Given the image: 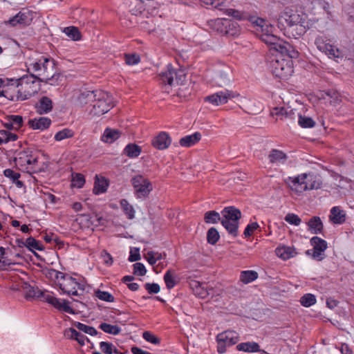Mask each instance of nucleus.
<instances>
[{"label":"nucleus","mask_w":354,"mask_h":354,"mask_svg":"<svg viewBox=\"0 0 354 354\" xmlns=\"http://www.w3.org/2000/svg\"><path fill=\"white\" fill-rule=\"evenodd\" d=\"M28 71L39 81L53 84L51 81L56 73L54 60L49 56L34 53L27 57L26 62Z\"/></svg>","instance_id":"1"},{"label":"nucleus","mask_w":354,"mask_h":354,"mask_svg":"<svg viewBox=\"0 0 354 354\" xmlns=\"http://www.w3.org/2000/svg\"><path fill=\"white\" fill-rule=\"evenodd\" d=\"M37 80L32 74L19 79H10V88L5 90L6 97L12 101L29 99L39 91Z\"/></svg>","instance_id":"2"},{"label":"nucleus","mask_w":354,"mask_h":354,"mask_svg":"<svg viewBox=\"0 0 354 354\" xmlns=\"http://www.w3.org/2000/svg\"><path fill=\"white\" fill-rule=\"evenodd\" d=\"M41 154L27 149L19 151L15 158L16 165L22 171L27 173H39L44 171V163L40 161Z\"/></svg>","instance_id":"3"},{"label":"nucleus","mask_w":354,"mask_h":354,"mask_svg":"<svg viewBox=\"0 0 354 354\" xmlns=\"http://www.w3.org/2000/svg\"><path fill=\"white\" fill-rule=\"evenodd\" d=\"M287 183L290 188L297 193L307 190L318 189L322 185L320 176L314 174H301L297 176L288 177Z\"/></svg>","instance_id":"4"},{"label":"nucleus","mask_w":354,"mask_h":354,"mask_svg":"<svg viewBox=\"0 0 354 354\" xmlns=\"http://www.w3.org/2000/svg\"><path fill=\"white\" fill-rule=\"evenodd\" d=\"M57 281L59 288L64 294L68 296H77L78 290H84V283L80 279H76L68 274L53 270L50 272Z\"/></svg>","instance_id":"5"},{"label":"nucleus","mask_w":354,"mask_h":354,"mask_svg":"<svg viewBox=\"0 0 354 354\" xmlns=\"http://www.w3.org/2000/svg\"><path fill=\"white\" fill-rule=\"evenodd\" d=\"M221 224L227 233L233 237L239 234V219L241 217V211L234 206L225 207L221 211Z\"/></svg>","instance_id":"6"},{"label":"nucleus","mask_w":354,"mask_h":354,"mask_svg":"<svg viewBox=\"0 0 354 354\" xmlns=\"http://www.w3.org/2000/svg\"><path fill=\"white\" fill-rule=\"evenodd\" d=\"M279 19H284L290 27L297 26V30L299 31V35H303L307 30V22L306 18L297 12L286 8L280 15Z\"/></svg>","instance_id":"7"},{"label":"nucleus","mask_w":354,"mask_h":354,"mask_svg":"<svg viewBox=\"0 0 354 354\" xmlns=\"http://www.w3.org/2000/svg\"><path fill=\"white\" fill-rule=\"evenodd\" d=\"M92 106L91 113L94 115H102L113 106L112 97L107 92L97 90V96Z\"/></svg>","instance_id":"8"},{"label":"nucleus","mask_w":354,"mask_h":354,"mask_svg":"<svg viewBox=\"0 0 354 354\" xmlns=\"http://www.w3.org/2000/svg\"><path fill=\"white\" fill-rule=\"evenodd\" d=\"M134 194L137 198L144 199L149 196L153 189L152 183L142 175H137L131 179Z\"/></svg>","instance_id":"9"},{"label":"nucleus","mask_w":354,"mask_h":354,"mask_svg":"<svg viewBox=\"0 0 354 354\" xmlns=\"http://www.w3.org/2000/svg\"><path fill=\"white\" fill-rule=\"evenodd\" d=\"M239 339V334L234 330H225L217 335V352L219 354L225 353L227 348L236 344Z\"/></svg>","instance_id":"10"},{"label":"nucleus","mask_w":354,"mask_h":354,"mask_svg":"<svg viewBox=\"0 0 354 354\" xmlns=\"http://www.w3.org/2000/svg\"><path fill=\"white\" fill-rule=\"evenodd\" d=\"M103 218L98 214H79L77 215L75 221L82 229H92L103 224Z\"/></svg>","instance_id":"11"},{"label":"nucleus","mask_w":354,"mask_h":354,"mask_svg":"<svg viewBox=\"0 0 354 354\" xmlns=\"http://www.w3.org/2000/svg\"><path fill=\"white\" fill-rule=\"evenodd\" d=\"M310 243L313 248L312 250H307L306 252V254L311 255V257L315 260H323L324 258V254L323 253L328 247L327 242L319 236H313L310 239Z\"/></svg>","instance_id":"12"},{"label":"nucleus","mask_w":354,"mask_h":354,"mask_svg":"<svg viewBox=\"0 0 354 354\" xmlns=\"http://www.w3.org/2000/svg\"><path fill=\"white\" fill-rule=\"evenodd\" d=\"M273 72L278 77H286L293 72L292 62L290 59H277L272 62Z\"/></svg>","instance_id":"13"},{"label":"nucleus","mask_w":354,"mask_h":354,"mask_svg":"<svg viewBox=\"0 0 354 354\" xmlns=\"http://www.w3.org/2000/svg\"><path fill=\"white\" fill-rule=\"evenodd\" d=\"M32 19L33 12L32 11L28 10H22L6 21V24L11 26H16L17 25L25 26L30 25Z\"/></svg>","instance_id":"14"},{"label":"nucleus","mask_w":354,"mask_h":354,"mask_svg":"<svg viewBox=\"0 0 354 354\" xmlns=\"http://www.w3.org/2000/svg\"><path fill=\"white\" fill-rule=\"evenodd\" d=\"M234 97L235 95L232 91L225 89L207 95L204 100L205 102H209L213 105L218 106L227 103L230 99Z\"/></svg>","instance_id":"15"},{"label":"nucleus","mask_w":354,"mask_h":354,"mask_svg":"<svg viewBox=\"0 0 354 354\" xmlns=\"http://www.w3.org/2000/svg\"><path fill=\"white\" fill-rule=\"evenodd\" d=\"M189 284L194 294L199 298L205 299L209 295L214 294V289L209 288L207 283H201L196 280H190Z\"/></svg>","instance_id":"16"},{"label":"nucleus","mask_w":354,"mask_h":354,"mask_svg":"<svg viewBox=\"0 0 354 354\" xmlns=\"http://www.w3.org/2000/svg\"><path fill=\"white\" fill-rule=\"evenodd\" d=\"M2 125L8 130L18 131L24 125V119L19 115H9L1 121Z\"/></svg>","instance_id":"17"},{"label":"nucleus","mask_w":354,"mask_h":354,"mask_svg":"<svg viewBox=\"0 0 354 354\" xmlns=\"http://www.w3.org/2000/svg\"><path fill=\"white\" fill-rule=\"evenodd\" d=\"M329 220L335 225L344 224L346 221V212L340 206H334L330 210Z\"/></svg>","instance_id":"18"},{"label":"nucleus","mask_w":354,"mask_h":354,"mask_svg":"<svg viewBox=\"0 0 354 354\" xmlns=\"http://www.w3.org/2000/svg\"><path fill=\"white\" fill-rule=\"evenodd\" d=\"M227 70L218 69L214 72L212 84L214 86L222 87L230 82Z\"/></svg>","instance_id":"19"},{"label":"nucleus","mask_w":354,"mask_h":354,"mask_svg":"<svg viewBox=\"0 0 354 354\" xmlns=\"http://www.w3.org/2000/svg\"><path fill=\"white\" fill-rule=\"evenodd\" d=\"M51 120L47 117H39L30 119L28 122V127L33 130L44 131L49 128Z\"/></svg>","instance_id":"20"},{"label":"nucleus","mask_w":354,"mask_h":354,"mask_svg":"<svg viewBox=\"0 0 354 354\" xmlns=\"http://www.w3.org/2000/svg\"><path fill=\"white\" fill-rule=\"evenodd\" d=\"M53 101L46 96H43L39 99L35 105L36 112L39 115H44L50 113L53 109Z\"/></svg>","instance_id":"21"},{"label":"nucleus","mask_w":354,"mask_h":354,"mask_svg":"<svg viewBox=\"0 0 354 354\" xmlns=\"http://www.w3.org/2000/svg\"><path fill=\"white\" fill-rule=\"evenodd\" d=\"M171 143V138L165 132H160L152 140V145L160 150L167 149Z\"/></svg>","instance_id":"22"},{"label":"nucleus","mask_w":354,"mask_h":354,"mask_svg":"<svg viewBox=\"0 0 354 354\" xmlns=\"http://www.w3.org/2000/svg\"><path fill=\"white\" fill-rule=\"evenodd\" d=\"M307 225L308 227V230L312 234H322L324 230V225L320 218V217L317 216H314L311 217L309 221L307 222Z\"/></svg>","instance_id":"23"},{"label":"nucleus","mask_w":354,"mask_h":354,"mask_svg":"<svg viewBox=\"0 0 354 354\" xmlns=\"http://www.w3.org/2000/svg\"><path fill=\"white\" fill-rule=\"evenodd\" d=\"M201 133L195 132L181 138L178 143L183 147H191L198 143L201 140Z\"/></svg>","instance_id":"24"},{"label":"nucleus","mask_w":354,"mask_h":354,"mask_svg":"<svg viewBox=\"0 0 354 354\" xmlns=\"http://www.w3.org/2000/svg\"><path fill=\"white\" fill-rule=\"evenodd\" d=\"M109 187L108 180L102 176L96 175L94 182L93 193L96 195L104 193Z\"/></svg>","instance_id":"25"},{"label":"nucleus","mask_w":354,"mask_h":354,"mask_svg":"<svg viewBox=\"0 0 354 354\" xmlns=\"http://www.w3.org/2000/svg\"><path fill=\"white\" fill-rule=\"evenodd\" d=\"M268 158L271 164L284 163L288 156L283 151L273 149L270 151Z\"/></svg>","instance_id":"26"},{"label":"nucleus","mask_w":354,"mask_h":354,"mask_svg":"<svg viewBox=\"0 0 354 354\" xmlns=\"http://www.w3.org/2000/svg\"><path fill=\"white\" fill-rule=\"evenodd\" d=\"M227 19H211L207 21V25L210 29L214 31H216L220 34L224 35L225 33V21Z\"/></svg>","instance_id":"27"},{"label":"nucleus","mask_w":354,"mask_h":354,"mask_svg":"<svg viewBox=\"0 0 354 354\" xmlns=\"http://www.w3.org/2000/svg\"><path fill=\"white\" fill-rule=\"evenodd\" d=\"M236 349L246 353H257L260 351V346L255 342H246L237 344Z\"/></svg>","instance_id":"28"},{"label":"nucleus","mask_w":354,"mask_h":354,"mask_svg":"<svg viewBox=\"0 0 354 354\" xmlns=\"http://www.w3.org/2000/svg\"><path fill=\"white\" fill-rule=\"evenodd\" d=\"M120 134L118 130L106 128L102 136L101 140L106 143H112L120 138Z\"/></svg>","instance_id":"29"},{"label":"nucleus","mask_w":354,"mask_h":354,"mask_svg":"<svg viewBox=\"0 0 354 354\" xmlns=\"http://www.w3.org/2000/svg\"><path fill=\"white\" fill-rule=\"evenodd\" d=\"M224 35L228 36H236L240 33V27L237 22L227 19Z\"/></svg>","instance_id":"30"},{"label":"nucleus","mask_w":354,"mask_h":354,"mask_svg":"<svg viewBox=\"0 0 354 354\" xmlns=\"http://www.w3.org/2000/svg\"><path fill=\"white\" fill-rule=\"evenodd\" d=\"M120 205L128 219L131 220L135 218L136 210L127 199L120 200Z\"/></svg>","instance_id":"31"},{"label":"nucleus","mask_w":354,"mask_h":354,"mask_svg":"<svg viewBox=\"0 0 354 354\" xmlns=\"http://www.w3.org/2000/svg\"><path fill=\"white\" fill-rule=\"evenodd\" d=\"M277 255L283 260H287L295 256V250L287 246L278 247L276 249Z\"/></svg>","instance_id":"32"},{"label":"nucleus","mask_w":354,"mask_h":354,"mask_svg":"<svg viewBox=\"0 0 354 354\" xmlns=\"http://www.w3.org/2000/svg\"><path fill=\"white\" fill-rule=\"evenodd\" d=\"M65 335L71 339H75L81 345H84L85 340L87 339V337L84 335L79 333L73 328H70L66 330L65 332Z\"/></svg>","instance_id":"33"},{"label":"nucleus","mask_w":354,"mask_h":354,"mask_svg":"<svg viewBox=\"0 0 354 354\" xmlns=\"http://www.w3.org/2000/svg\"><path fill=\"white\" fill-rule=\"evenodd\" d=\"M97 96V90L94 91H87L82 93L78 97V101L81 104L93 103Z\"/></svg>","instance_id":"34"},{"label":"nucleus","mask_w":354,"mask_h":354,"mask_svg":"<svg viewBox=\"0 0 354 354\" xmlns=\"http://www.w3.org/2000/svg\"><path fill=\"white\" fill-rule=\"evenodd\" d=\"M174 74L176 75V72L170 64L167 66V71L160 74V80L164 84L171 85L173 82Z\"/></svg>","instance_id":"35"},{"label":"nucleus","mask_w":354,"mask_h":354,"mask_svg":"<svg viewBox=\"0 0 354 354\" xmlns=\"http://www.w3.org/2000/svg\"><path fill=\"white\" fill-rule=\"evenodd\" d=\"M258 278V273L254 270L242 271L240 274V281L245 284L250 283Z\"/></svg>","instance_id":"36"},{"label":"nucleus","mask_w":354,"mask_h":354,"mask_svg":"<svg viewBox=\"0 0 354 354\" xmlns=\"http://www.w3.org/2000/svg\"><path fill=\"white\" fill-rule=\"evenodd\" d=\"M142 151L140 147L136 144H129L127 145L124 149V154L129 158H133L138 157Z\"/></svg>","instance_id":"37"},{"label":"nucleus","mask_w":354,"mask_h":354,"mask_svg":"<svg viewBox=\"0 0 354 354\" xmlns=\"http://www.w3.org/2000/svg\"><path fill=\"white\" fill-rule=\"evenodd\" d=\"M165 254L158 252L149 251L145 254V259L151 266H155L158 261L164 259Z\"/></svg>","instance_id":"38"},{"label":"nucleus","mask_w":354,"mask_h":354,"mask_svg":"<svg viewBox=\"0 0 354 354\" xmlns=\"http://www.w3.org/2000/svg\"><path fill=\"white\" fill-rule=\"evenodd\" d=\"M204 221L207 224H216L219 221L221 222V216L214 210L207 211L204 214Z\"/></svg>","instance_id":"39"},{"label":"nucleus","mask_w":354,"mask_h":354,"mask_svg":"<svg viewBox=\"0 0 354 354\" xmlns=\"http://www.w3.org/2000/svg\"><path fill=\"white\" fill-rule=\"evenodd\" d=\"M24 245L30 250H43L44 247L40 241L30 236L26 239Z\"/></svg>","instance_id":"40"},{"label":"nucleus","mask_w":354,"mask_h":354,"mask_svg":"<svg viewBox=\"0 0 354 354\" xmlns=\"http://www.w3.org/2000/svg\"><path fill=\"white\" fill-rule=\"evenodd\" d=\"M63 32L71 39L78 41L81 39V33L75 26H68L64 28Z\"/></svg>","instance_id":"41"},{"label":"nucleus","mask_w":354,"mask_h":354,"mask_svg":"<svg viewBox=\"0 0 354 354\" xmlns=\"http://www.w3.org/2000/svg\"><path fill=\"white\" fill-rule=\"evenodd\" d=\"M223 13L238 20H243L247 16L245 12L233 8H223L221 10Z\"/></svg>","instance_id":"42"},{"label":"nucleus","mask_w":354,"mask_h":354,"mask_svg":"<svg viewBox=\"0 0 354 354\" xmlns=\"http://www.w3.org/2000/svg\"><path fill=\"white\" fill-rule=\"evenodd\" d=\"M220 239V235L215 227H210L207 232V241L210 245H215Z\"/></svg>","instance_id":"43"},{"label":"nucleus","mask_w":354,"mask_h":354,"mask_svg":"<svg viewBox=\"0 0 354 354\" xmlns=\"http://www.w3.org/2000/svg\"><path fill=\"white\" fill-rule=\"evenodd\" d=\"M164 281L167 288L170 290L176 285V272L174 270H168L164 276Z\"/></svg>","instance_id":"44"},{"label":"nucleus","mask_w":354,"mask_h":354,"mask_svg":"<svg viewBox=\"0 0 354 354\" xmlns=\"http://www.w3.org/2000/svg\"><path fill=\"white\" fill-rule=\"evenodd\" d=\"M315 44L319 51L324 53V51L328 50L327 48L330 44L326 37L319 35L315 38Z\"/></svg>","instance_id":"45"},{"label":"nucleus","mask_w":354,"mask_h":354,"mask_svg":"<svg viewBox=\"0 0 354 354\" xmlns=\"http://www.w3.org/2000/svg\"><path fill=\"white\" fill-rule=\"evenodd\" d=\"M100 328L104 333L111 335H118L121 332V328L119 326L107 323H102L100 325Z\"/></svg>","instance_id":"46"},{"label":"nucleus","mask_w":354,"mask_h":354,"mask_svg":"<svg viewBox=\"0 0 354 354\" xmlns=\"http://www.w3.org/2000/svg\"><path fill=\"white\" fill-rule=\"evenodd\" d=\"M316 297L314 295L307 293L300 298V303L304 307H310L316 303Z\"/></svg>","instance_id":"47"},{"label":"nucleus","mask_w":354,"mask_h":354,"mask_svg":"<svg viewBox=\"0 0 354 354\" xmlns=\"http://www.w3.org/2000/svg\"><path fill=\"white\" fill-rule=\"evenodd\" d=\"M85 184V178L81 174H72L71 186L76 188H82Z\"/></svg>","instance_id":"48"},{"label":"nucleus","mask_w":354,"mask_h":354,"mask_svg":"<svg viewBox=\"0 0 354 354\" xmlns=\"http://www.w3.org/2000/svg\"><path fill=\"white\" fill-rule=\"evenodd\" d=\"M298 123L302 128H313L315 125V122L310 117L299 115Z\"/></svg>","instance_id":"49"},{"label":"nucleus","mask_w":354,"mask_h":354,"mask_svg":"<svg viewBox=\"0 0 354 354\" xmlns=\"http://www.w3.org/2000/svg\"><path fill=\"white\" fill-rule=\"evenodd\" d=\"M54 307L70 314L75 313L73 309L70 306L69 302L64 299H58V304Z\"/></svg>","instance_id":"50"},{"label":"nucleus","mask_w":354,"mask_h":354,"mask_svg":"<svg viewBox=\"0 0 354 354\" xmlns=\"http://www.w3.org/2000/svg\"><path fill=\"white\" fill-rule=\"evenodd\" d=\"M75 326L78 330H80L86 334L91 335L93 336L96 335L97 334V331L96 330V329L95 328L90 326H87L84 324L77 322L75 324Z\"/></svg>","instance_id":"51"},{"label":"nucleus","mask_w":354,"mask_h":354,"mask_svg":"<svg viewBox=\"0 0 354 354\" xmlns=\"http://www.w3.org/2000/svg\"><path fill=\"white\" fill-rule=\"evenodd\" d=\"M73 136V132L68 129H64L62 131H58L55 135V140L57 141H61L66 138H72Z\"/></svg>","instance_id":"52"},{"label":"nucleus","mask_w":354,"mask_h":354,"mask_svg":"<svg viewBox=\"0 0 354 354\" xmlns=\"http://www.w3.org/2000/svg\"><path fill=\"white\" fill-rule=\"evenodd\" d=\"M41 296L45 301L50 304L53 306H55V305H57L58 304V298L54 297L51 292L48 291H43L41 292Z\"/></svg>","instance_id":"53"},{"label":"nucleus","mask_w":354,"mask_h":354,"mask_svg":"<svg viewBox=\"0 0 354 354\" xmlns=\"http://www.w3.org/2000/svg\"><path fill=\"white\" fill-rule=\"evenodd\" d=\"M285 221L290 225L298 226L301 223L299 216L294 213H288L284 218Z\"/></svg>","instance_id":"54"},{"label":"nucleus","mask_w":354,"mask_h":354,"mask_svg":"<svg viewBox=\"0 0 354 354\" xmlns=\"http://www.w3.org/2000/svg\"><path fill=\"white\" fill-rule=\"evenodd\" d=\"M326 95L330 98V103L334 106L341 102V95L337 91L329 90L326 92Z\"/></svg>","instance_id":"55"},{"label":"nucleus","mask_w":354,"mask_h":354,"mask_svg":"<svg viewBox=\"0 0 354 354\" xmlns=\"http://www.w3.org/2000/svg\"><path fill=\"white\" fill-rule=\"evenodd\" d=\"M328 50L324 51L330 58H339L342 57V53L339 50L334 46L329 44L328 46Z\"/></svg>","instance_id":"56"},{"label":"nucleus","mask_w":354,"mask_h":354,"mask_svg":"<svg viewBox=\"0 0 354 354\" xmlns=\"http://www.w3.org/2000/svg\"><path fill=\"white\" fill-rule=\"evenodd\" d=\"M261 40L268 45H276L277 44L278 38L274 35L268 33H263L261 35Z\"/></svg>","instance_id":"57"},{"label":"nucleus","mask_w":354,"mask_h":354,"mask_svg":"<svg viewBox=\"0 0 354 354\" xmlns=\"http://www.w3.org/2000/svg\"><path fill=\"white\" fill-rule=\"evenodd\" d=\"M124 60L128 65H135L140 62V57L138 54H125Z\"/></svg>","instance_id":"58"},{"label":"nucleus","mask_w":354,"mask_h":354,"mask_svg":"<svg viewBox=\"0 0 354 354\" xmlns=\"http://www.w3.org/2000/svg\"><path fill=\"white\" fill-rule=\"evenodd\" d=\"M96 297L102 301L113 302L114 301L113 296L106 291L97 290L95 292Z\"/></svg>","instance_id":"59"},{"label":"nucleus","mask_w":354,"mask_h":354,"mask_svg":"<svg viewBox=\"0 0 354 354\" xmlns=\"http://www.w3.org/2000/svg\"><path fill=\"white\" fill-rule=\"evenodd\" d=\"M190 84V79L187 77L185 71L181 68H178V86H186L187 84L189 85Z\"/></svg>","instance_id":"60"},{"label":"nucleus","mask_w":354,"mask_h":354,"mask_svg":"<svg viewBox=\"0 0 354 354\" xmlns=\"http://www.w3.org/2000/svg\"><path fill=\"white\" fill-rule=\"evenodd\" d=\"M259 227V224L257 222L251 223L247 225L245 227L243 235L245 238L250 237L252 233Z\"/></svg>","instance_id":"61"},{"label":"nucleus","mask_w":354,"mask_h":354,"mask_svg":"<svg viewBox=\"0 0 354 354\" xmlns=\"http://www.w3.org/2000/svg\"><path fill=\"white\" fill-rule=\"evenodd\" d=\"M271 115H277L282 120L283 118L288 116V113L284 107H274L271 111Z\"/></svg>","instance_id":"62"},{"label":"nucleus","mask_w":354,"mask_h":354,"mask_svg":"<svg viewBox=\"0 0 354 354\" xmlns=\"http://www.w3.org/2000/svg\"><path fill=\"white\" fill-rule=\"evenodd\" d=\"M142 337L147 342H150L153 344H158L160 343V339L152 334L151 332L145 331L142 334Z\"/></svg>","instance_id":"63"},{"label":"nucleus","mask_w":354,"mask_h":354,"mask_svg":"<svg viewBox=\"0 0 354 354\" xmlns=\"http://www.w3.org/2000/svg\"><path fill=\"white\" fill-rule=\"evenodd\" d=\"M147 272L145 266L141 263L133 264V274L138 276H144Z\"/></svg>","instance_id":"64"}]
</instances>
